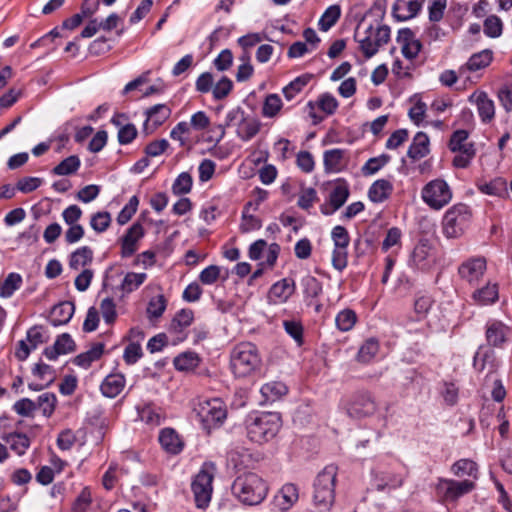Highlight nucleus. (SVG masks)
<instances>
[{
    "instance_id": "obj_44",
    "label": "nucleus",
    "mask_w": 512,
    "mask_h": 512,
    "mask_svg": "<svg viewBox=\"0 0 512 512\" xmlns=\"http://www.w3.org/2000/svg\"><path fill=\"white\" fill-rule=\"evenodd\" d=\"M492 61V51L490 50H483L481 52L473 54L466 66L468 70L470 71H477L482 68L487 67Z\"/></svg>"
},
{
    "instance_id": "obj_49",
    "label": "nucleus",
    "mask_w": 512,
    "mask_h": 512,
    "mask_svg": "<svg viewBox=\"0 0 512 512\" xmlns=\"http://www.w3.org/2000/svg\"><path fill=\"white\" fill-rule=\"evenodd\" d=\"M146 278V273L129 272L125 275L121 283V289L124 292L130 293L142 285Z\"/></svg>"
},
{
    "instance_id": "obj_11",
    "label": "nucleus",
    "mask_w": 512,
    "mask_h": 512,
    "mask_svg": "<svg viewBox=\"0 0 512 512\" xmlns=\"http://www.w3.org/2000/svg\"><path fill=\"white\" fill-rule=\"evenodd\" d=\"M146 120L144 131L146 134L153 133L171 115V109L166 104H156L145 111Z\"/></svg>"
},
{
    "instance_id": "obj_64",
    "label": "nucleus",
    "mask_w": 512,
    "mask_h": 512,
    "mask_svg": "<svg viewBox=\"0 0 512 512\" xmlns=\"http://www.w3.org/2000/svg\"><path fill=\"white\" fill-rule=\"evenodd\" d=\"M33 374L49 385L54 381V370L50 365L39 363L33 368Z\"/></svg>"
},
{
    "instance_id": "obj_37",
    "label": "nucleus",
    "mask_w": 512,
    "mask_h": 512,
    "mask_svg": "<svg viewBox=\"0 0 512 512\" xmlns=\"http://www.w3.org/2000/svg\"><path fill=\"white\" fill-rule=\"evenodd\" d=\"M451 470L458 477L467 475L477 478L478 466L473 460L460 459L452 465Z\"/></svg>"
},
{
    "instance_id": "obj_23",
    "label": "nucleus",
    "mask_w": 512,
    "mask_h": 512,
    "mask_svg": "<svg viewBox=\"0 0 512 512\" xmlns=\"http://www.w3.org/2000/svg\"><path fill=\"white\" fill-rule=\"evenodd\" d=\"M392 192V183L386 179H379L370 186L368 197L374 203H381L388 199Z\"/></svg>"
},
{
    "instance_id": "obj_48",
    "label": "nucleus",
    "mask_w": 512,
    "mask_h": 512,
    "mask_svg": "<svg viewBox=\"0 0 512 512\" xmlns=\"http://www.w3.org/2000/svg\"><path fill=\"white\" fill-rule=\"evenodd\" d=\"M356 320L357 316L353 310L344 309L337 314L335 322L339 330L349 331L354 327Z\"/></svg>"
},
{
    "instance_id": "obj_5",
    "label": "nucleus",
    "mask_w": 512,
    "mask_h": 512,
    "mask_svg": "<svg viewBox=\"0 0 512 512\" xmlns=\"http://www.w3.org/2000/svg\"><path fill=\"white\" fill-rule=\"evenodd\" d=\"M471 219V211L468 205L458 203L446 211L442 225L443 233L447 238L460 237Z\"/></svg>"
},
{
    "instance_id": "obj_7",
    "label": "nucleus",
    "mask_w": 512,
    "mask_h": 512,
    "mask_svg": "<svg viewBox=\"0 0 512 512\" xmlns=\"http://www.w3.org/2000/svg\"><path fill=\"white\" fill-rule=\"evenodd\" d=\"M423 201L432 209L440 210L452 199V191L443 179H434L422 189Z\"/></svg>"
},
{
    "instance_id": "obj_18",
    "label": "nucleus",
    "mask_w": 512,
    "mask_h": 512,
    "mask_svg": "<svg viewBox=\"0 0 512 512\" xmlns=\"http://www.w3.org/2000/svg\"><path fill=\"white\" fill-rule=\"evenodd\" d=\"M75 347L76 345L72 337L67 333H63L58 336L53 346L45 348L44 355L49 360H55L59 355L74 351Z\"/></svg>"
},
{
    "instance_id": "obj_50",
    "label": "nucleus",
    "mask_w": 512,
    "mask_h": 512,
    "mask_svg": "<svg viewBox=\"0 0 512 512\" xmlns=\"http://www.w3.org/2000/svg\"><path fill=\"white\" fill-rule=\"evenodd\" d=\"M193 180L189 173L183 172L178 175L172 185V192L175 195H184L191 191Z\"/></svg>"
},
{
    "instance_id": "obj_16",
    "label": "nucleus",
    "mask_w": 512,
    "mask_h": 512,
    "mask_svg": "<svg viewBox=\"0 0 512 512\" xmlns=\"http://www.w3.org/2000/svg\"><path fill=\"white\" fill-rule=\"evenodd\" d=\"M298 498L297 486L287 483L275 495L273 503L280 511H287L298 501Z\"/></svg>"
},
{
    "instance_id": "obj_56",
    "label": "nucleus",
    "mask_w": 512,
    "mask_h": 512,
    "mask_svg": "<svg viewBox=\"0 0 512 512\" xmlns=\"http://www.w3.org/2000/svg\"><path fill=\"white\" fill-rule=\"evenodd\" d=\"M166 309V299L163 295L153 297L147 307V314L149 318L160 317Z\"/></svg>"
},
{
    "instance_id": "obj_15",
    "label": "nucleus",
    "mask_w": 512,
    "mask_h": 512,
    "mask_svg": "<svg viewBox=\"0 0 512 512\" xmlns=\"http://www.w3.org/2000/svg\"><path fill=\"white\" fill-rule=\"evenodd\" d=\"M349 197V189L346 184H338L330 192L329 202L320 207L322 214L332 215L340 209Z\"/></svg>"
},
{
    "instance_id": "obj_29",
    "label": "nucleus",
    "mask_w": 512,
    "mask_h": 512,
    "mask_svg": "<svg viewBox=\"0 0 512 512\" xmlns=\"http://www.w3.org/2000/svg\"><path fill=\"white\" fill-rule=\"evenodd\" d=\"M261 123L252 117H245L238 123L237 136L243 141H249L260 131Z\"/></svg>"
},
{
    "instance_id": "obj_31",
    "label": "nucleus",
    "mask_w": 512,
    "mask_h": 512,
    "mask_svg": "<svg viewBox=\"0 0 512 512\" xmlns=\"http://www.w3.org/2000/svg\"><path fill=\"white\" fill-rule=\"evenodd\" d=\"M447 487L445 495L447 498L457 499L460 496L469 493L475 487L474 482L469 480L464 481H455V480H447L445 481Z\"/></svg>"
},
{
    "instance_id": "obj_43",
    "label": "nucleus",
    "mask_w": 512,
    "mask_h": 512,
    "mask_svg": "<svg viewBox=\"0 0 512 512\" xmlns=\"http://www.w3.org/2000/svg\"><path fill=\"white\" fill-rule=\"evenodd\" d=\"M22 277L18 273H10L5 278L4 282L0 285V296L2 298H9L13 293L20 288Z\"/></svg>"
},
{
    "instance_id": "obj_21",
    "label": "nucleus",
    "mask_w": 512,
    "mask_h": 512,
    "mask_svg": "<svg viewBox=\"0 0 512 512\" xmlns=\"http://www.w3.org/2000/svg\"><path fill=\"white\" fill-rule=\"evenodd\" d=\"M125 387V377L119 373L109 374L103 380L100 389L104 396L114 398L118 396Z\"/></svg>"
},
{
    "instance_id": "obj_53",
    "label": "nucleus",
    "mask_w": 512,
    "mask_h": 512,
    "mask_svg": "<svg viewBox=\"0 0 512 512\" xmlns=\"http://www.w3.org/2000/svg\"><path fill=\"white\" fill-rule=\"evenodd\" d=\"M468 132L466 130L455 131L449 141V148L453 152L463 151L467 146H474L467 142Z\"/></svg>"
},
{
    "instance_id": "obj_4",
    "label": "nucleus",
    "mask_w": 512,
    "mask_h": 512,
    "mask_svg": "<svg viewBox=\"0 0 512 512\" xmlns=\"http://www.w3.org/2000/svg\"><path fill=\"white\" fill-rule=\"evenodd\" d=\"M280 429V417L276 413H262L247 426V436L252 442L262 444L273 439Z\"/></svg>"
},
{
    "instance_id": "obj_45",
    "label": "nucleus",
    "mask_w": 512,
    "mask_h": 512,
    "mask_svg": "<svg viewBox=\"0 0 512 512\" xmlns=\"http://www.w3.org/2000/svg\"><path fill=\"white\" fill-rule=\"evenodd\" d=\"M261 393L266 398V400L274 401L275 399L287 393V387L282 382L272 381L264 384L261 387Z\"/></svg>"
},
{
    "instance_id": "obj_38",
    "label": "nucleus",
    "mask_w": 512,
    "mask_h": 512,
    "mask_svg": "<svg viewBox=\"0 0 512 512\" xmlns=\"http://www.w3.org/2000/svg\"><path fill=\"white\" fill-rule=\"evenodd\" d=\"M4 440L18 455H23L30 446V439L22 433H10Z\"/></svg>"
},
{
    "instance_id": "obj_12",
    "label": "nucleus",
    "mask_w": 512,
    "mask_h": 512,
    "mask_svg": "<svg viewBox=\"0 0 512 512\" xmlns=\"http://www.w3.org/2000/svg\"><path fill=\"white\" fill-rule=\"evenodd\" d=\"M397 42L401 46L402 54L407 59H414L421 51L422 44L416 38L415 33L409 28H403L398 31Z\"/></svg>"
},
{
    "instance_id": "obj_63",
    "label": "nucleus",
    "mask_w": 512,
    "mask_h": 512,
    "mask_svg": "<svg viewBox=\"0 0 512 512\" xmlns=\"http://www.w3.org/2000/svg\"><path fill=\"white\" fill-rule=\"evenodd\" d=\"M15 412L24 417H29L32 415V413L37 409L36 402L28 399L23 398L19 401H17L13 406Z\"/></svg>"
},
{
    "instance_id": "obj_47",
    "label": "nucleus",
    "mask_w": 512,
    "mask_h": 512,
    "mask_svg": "<svg viewBox=\"0 0 512 512\" xmlns=\"http://www.w3.org/2000/svg\"><path fill=\"white\" fill-rule=\"evenodd\" d=\"M378 350V341L374 338H370L360 347L357 354V360L361 363H368L374 358Z\"/></svg>"
},
{
    "instance_id": "obj_24",
    "label": "nucleus",
    "mask_w": 512,
    "mask_h": 512,
    "mask_svg": "<svg viewBox=\"0 0 512 512\" xmlns=\"http://www.w3.org/2000/svg\"><path fill=\"white\" fill-rule=\"evenodd\" d=\"M75 311V306L70 301L55 305L51 311V323L53 326L64 325L70 321Z\"/></svg>"
},
{
    "instance_id": "obj_36",
    "label": "nucleus",
    "mask_w": 512,
    "mask_h": 512,
    "mask_svg": "<svg viewBox=\"0 0 512 512\" xmlns=\"http://www.w3.org/2000/svg\"><path fill=\"white\" fill-rule=\"evenodd\" d=\"M312 79L311 74H303L283 88V94L287 100H292Z\"/></svg>"
},
{
    "instance_id": "obj_41",
    "label": "nucleus",
    "mask_w": 512,
    "mask_h": 512,
    "mask_svg": "<svg viewBox=\"0 0 512 512\" xmlns=\"http://www.w3.org/2000/svg\"><path fill=\"white\" fill-rule=\"evenodd\" d=\"M283 106L282 100L278 94H269L265 97L262 115L266 118L275 117Z\"/></svg>"
},
{
    "instance_id": "obj_52",
    "label": "nucleus",
    "mask_w": 512,
    "mask_h": 512,
    "mask_svg": "<svg viewBox=\"0 0 512 512\" xmlns=\"http://www.w3.org/2000/svg\"><path fill=\"white\" fill-rule=\"evenodd\" d=\"M389 161L390 156L387 154H382L378 157L370 158L362 167V173L364 175H373L377 173L382 167H384Z\"/></svg>"
},
{
    "instance_id": "obj_27",
    "label": "nucleus",
    "mask_w": 512,
    "mask_h": 512,
    "mask_svg": "<svg viewBox=\"0 0 512 512\" xmlns=\"http://www.w3.org/2000/svg\"><path fill=\"white\" fill-rule=\"evenodd\" d=\"M104 353V344L103 343H95L88 351L83 352L77 355L73 363L87 369L91 366L94 361H97L101 358Z\"/></svg>"
},
{
    "instance_id": "obj_9",
    "label": "nucleus",
    "mask_w": 512,
    "mask_h": 512,
    "mask_svg": "<svg viewBox=\"0 0 512 512\" xmlns=\"http://www.w3.org/2000/svg\"><path fill=\"white\" fill-rule=\"evenodd\" d=\"M345 409L349 417L362 419L372 416L377 410V404L369 392L360 391L348 399Z\"/></svg>"
},
{
    "instance_id": "obj_57",
    "label": "nucleus",
    "mask_w": 512,
    "mask_h": 512,
    "mask_svg": "<svg viewBox=\"0 0 512 512\" xmlns=\"http://www.w3.org/2000/svg\"><path fill=\"white\" fill-rule=\"evenodd\" d=\"M244 118V111L241 108L238 107L230 110L225 117L224 124L219 125V128L221 130L220 139L223 138L226 127H230L232 125L238 126V123L242 121V119Z\"/></svg>"
},
{
    "instance_id": "obj_51",
    "label": "nucleus",
    "mask_w": 512,
    "mask_h": 512,
    "mask_svg": "<svg viewBox=\"0 0 512 512\" xmlns=\"http://www.w3.org/2000/svg\"><path fill=\"white\" fill-rule=\"evenodd\" d=\"M56 402L57 398L55 394L46 392L38 397L36 405L37 408L42 410L44 416L50 417L55 410Z\"/></svg>"
},
{
    "instance_id": "obj_46",
    "label": "nucleus",
    "mask_w": 512,
    "mask_h": 512,
    "mask_svg": "<svg viewBox=\"0 0 512 512\" xmlns=\"http://www.w3.org/2000/svg\"><path fill=\"white\" fill-rule=\"evenodd\" d=\"M199 358L194 352H186L178 355L174 359V366L179 371H188L197 367Z\"/></svg>"
},
{
    "instance_id": "obj_25",
    "label": "nucleus",
    "mask_w": 512,
    "mask_h": 512,
    "mask_svg": "<svg viewBox=\"0 0 512 512\" xmlns=\"http://www.w3.org/2000/svg\"><path fill=\"white\" fill-rule=\"evenodd\" d=\"M159 442L163 449L171 454H178L183 448L178 434L171 428H165L160 432Z\"/></svg>"
},
{
    "instance_id": "obj_34",
    "label": "nucleus",
    "mask_w": 512,
    "mask_h": 512,
    "mask_svg": "<svg viewBox=\"0 0 512 512\" xmlns=\"http://www.w3.org/2000/svg\"><path fill=\"white\" fill-rule=\"evenodd\" d=\"M479 190L487 195L498 196L502 198L509 196L507 182L501 177L495 178L489 183L480 185Z\"/></svg>"
},
{
    "instance_id": "obj_30",
    "label": "nucleus",
    "mask_w": 512,
    "mask_h": 512,
    "mask_svg": "<svg viewBox=\"0 0 512 512\" xmlns=\"http://www.w3.org/2000/svg\"><path fill=\"white\" fill-rule=\"evenodd\" d=\"M474 96L476 97V104L482 121L490 122L495 115V107L493 101L488 98L485 92L473 94L472 97Z\"/></svg>"
},
{
    "instance_id": "obj_28",
    "label": "nucleus",
    "mask_w": 512,
    "mask_h": 512,
    "mask_svg": "<svg viewBox=\"0 0 512 512\" xmlns=\"http://www.w3.org/2000/svg\"><path fill=\"white\" fill-rule=\"evenodd\" d=\"M373 33H374L373 25H369L367 27V29L365 31V35L362 38H358V36H359L358 31L355 32V39L358 41L360 50L362 51V53L364 54V56L366 58H371L379 50V47L374 40Z\"/></svg>"
},
{
    "instance_id": "obj_61",
    "label": "nucleus",
    "mask_w": 512,
    "mask_h": 512,
    "mask_svg": "<svg viewBox=\"0 0 512 512\" xmlns=\"http://www.w3.org/2000/svg\"><path fill=\"white\" fill-rule=\"evenodd\" d=\"M285 331L297 342L298 345L303 343V327L300 322L294 320H286L283 322Z\"/></svg>"
},
{
    "instance_id": "obj_32",
    "label": "nucleus",
    "mask_w": 512,
    "mask_h": 512,
    "mask_svg": "<svg viewBox=\"0 0 512 512\" xmlns=\"http://www.w3.org/2000/svg\"><path fill=\"white\" fill-rule=\"evenodd\" d=\"M93 260V251L88 246H83L74 251L69 260L71 269L78 270L91 263Z\"/></svg>"
},
{
    "instance_id": "obj_3",
    "label": "nucleus",
    "mask_w": 512,
    "mask_h": 512,
    "mask_svg": "<svg viewBox=\"0 0 512 512\" xmlns=\"http://www.w3.org/2000/svg\"><path fill=\"white\" fill-rule=\"evenodd\" d=\"M230 365L236 377H247L260 370L262 360L256 345L251 342L236 345L230 355Z\"/></svg>"
},
{
    "instance_id": "obj_40",
    "label": "nucleus",
    "mask_w": 512,
    "mask_h": 512,
    "mask_svg": "<svg viewBox=\"0 0 512 512\" xmlns=\"http://www.w3.org/2000/svg\"><path fill=\"white\" fill-rule=\"evenodd\" d=\"M194 319V313L191 309L180 310L172 319L170 330L173 332H181L184 328L191 325Z\"/></svg>"
},
{
    "instance_id": "obj_39",
    "label": "nucleus",
    "mask_w": 512,
    "mask_h": 512,
    "mask_svg": "<svg viewBox=\"0 0 512 512\" xmlns=\"http://www.w3.org/2000/svg\"><path fill=\"white\" fill-rule=\"evenodd\" d=\"M81 165L80 159L76 155H71L64 160H62L57 166H55L52 170L53 174L64 176L71 175L75 173Z\"/></svg>"
},
{
    "instance_id": "obj_58",
    "label": "nucleus",
    "mask_w": 512,
    "mask_h": 512,
    "mask_svg": "<svg viewBox=\"0 0 512 512\" xmlns=\"http://www.w3.org/2000/svg\"><path fill=\"white\" fill-rule=\"evenodd\" d=\"M233 88L232 81L227 77H222L216 85L213 87L212 93L216 100H222L226 98Z\"/></svg>"
},
{
    "instance_id": "obj_62",
    "label": "nucleus",
    "mask_w": 512,
    "mask_h": 512,
    "mask_svg": "<svg viewBox=\"0 0 512 512\" xmlns=\"http://www.w3.org/2000/svg\"><path fill=\"white\" fill-rule=\"evenodd\" d=\"M335 247L347 248L350 242L348 231L343 226H335L331 233Z\"/></svg>"
},
{
    "instance_id": "obj_17",
    "label": "nucleus",
    "mask_w": 512,
    "mask_h": 512,
    "mask_svg": "<svg viewBox=\"0 0 512 512\" xmlns=\"http://www.w3.org/2000/svg\"><path fill=\"white\" fill-rule=\"evenodd\" d=\"M302 286L307 305L315 306V310L319 312L322 305L316 299L322 293V284L315 277L307 275L302 279Z\"/></svg>"
},
{
    "instance_id": "obj_2",
    "label": "nucleus",
    "mask_w": 512,
    "mask_h": 512,
    "mask_svg": "<svg viewBox=\"0 0 512 512\" xmlns=\"http://www.w3.org/2000/svg\"><path fill=\"white\" fill-rule=\"evenodd\" d=\"M232 493L245 505H258L267 496L268 485L256 473L248 472L239 475L232 484Z\"/></svg>"
},
{
    "instance_id": "obj_22",
    "label": "nucleus",
    "mask_w": 512,
    "mask_h": 512,
    "mask_svg": "<svg viewBox=\"0 0 512 512\" xmlns=\"http://www.w3.org/2000/svg\"><path fill=\"white\" fill-rule=\"evenodd\" d=\"M323 162L326 172H340L345 166V151L338 148L326 150Z\"/></svg>"
},
{
    "instance_id": "obj_33",
    "label": "nucleus",
    "mask_w": 512,
    "mask_h": 512,
    "mask_svg": "<svg viewBox=\"0 0 512 512\" xmlns=\"http://www.w3.org/2000/svg\"><path fill=\"white\" fill-rule=\"evenodd\" d=\"M294 288L288 279H283L275 283L270 291L269 296L274 302H285L293 293Z\"/></svg>"
},
{
    "instance_id": "obj_55",
    "label": "nucleus",
    "mask_w": 512,
    "mask_h": 512,
    "mask_svg": "<svg viewBox=\"0 0 512 512\" xmlns=\"http://www.w3.org/2000/svg\"><path fill=\"white\" fill-rule=\"evenodd\" d=\"M111 224V215L109 212H97L91 217L90 225L97 233L107 230Z\"/></svg>"
},
{
    "instance_id": "obj_6",
    "label": "nucleus",
    "mask_w": 512,
    "mask_h": 512,
    "mask_svg": "<svg viewBox=\"0 0 512 512\" xmlns=\"http://www.w3.org/2000/svg\"><path fill=\"white\" fill-rule=\"evenodd\" d=\"M214 470L215 468L212 464H204L191 484L195 503L198 508L204 509L210 503L213 491L212 482L214 479Z\"/></svg>"
},
{
    "instance_id": "obj_19",
    "label": "nucleus",
    "mask_w": 512,
    "mask_h": 512,
    "mask_svg": "<svg viewBox=\"0 0 512 512\" xmlns=\"http://www.w3.org/2000/svg\"><path fill=\"white\" fill-rule=\"evenodd\" d=\"M423 0H397L393 5V15L400 21L414 17L421 9Z\"/></svg>"
},
{
    "instance_id": "obj_60",
    "label": "nucleus",
    "mask_w": 512,
    "mask_h": 512,
    "mask_svg": "<svg viewBox=\"0 0 512 512\" xmlns=\"http://www.w3.org/2000/svg\"><path fill=\"white\" fill-rule=\"evenodd\" d=\"M100 310L103 319L107 324H112L115 321L117 313L115 309V303L112 298L107 297L103 299L100 305Z\"/></svg>"
},
{
    "instance_id": "obj_13",
    "label": "nucleus",
    "mask_w": 512,
    "mask_h": 512,
    "mask_svg": "<svg viewBox=\"0 0 512 512\" xmlns=\"http://www.w3.org/2000/svg\"><path fill=\"white\" fill-rule=\"evenodd\" d=\"M432 262V246L428 240H420L411 253L410 263L418 269L427 270Z\"/></svg>"
},
{
    "instance_id": "obj_54",
    "label": "nucleus",
    "mask_w": 512,
    "mask_h": 512,
    "mask_svg": "<svg viewBox=\"0 0 512 512\" xmlns=\"http://www.w3.org/2000/svg\"><path fill=\"white\" fill-rule=\"evenodd\" d=\"M139 205V199L137 196H132L129 202L122 208L117 216V222L120 225H124L130 221L132 216L136 213Z\"/></svg>"
},
{
    "instance_id": "obj_14",
    "label": "nucleus",
    "mask_w": 512,
    "mask_h": 512,
    "mask_svg": "<svg viewBox=\"0 0 512 512\" xmlns=\"http://www.w3.org/2000/svg\"><path fill=\"white\" fill-rule=\"evenodd\" d=\"M144 236L143 226L136 222L126 232L121 240V255L124 258L132 256L137 251V243Z\"/></svg>"
},
{
    "instance_id": "obj_59",
    "label": "nucleus",
    "mask_w": 512,
    "mask_h": 512,
    "mask_svg": "<svg viewBox=\"0 0 512 512\" xmlns=\"http://www.w3.org/2000/svg\"><path fill=\"white\" fill-rule=\"evenodd\" d=\"M484 32L490 37H498L502 33V21L495 15L489 16L484 21Z\"/></svg>"
},
{
    "instance_id": "obj_8",
    "label": "nucleus",
    "mask_w": 512,
    "mask_h": 512,
    "mask_svg": "<svg viewBox=\"0 0 512 512\" xmlns=\"http://www.w3.org/2000/svg\"><path fill=\"white\" fill-rule=\"evenodd\" d=\"M196 417L204 429L210 431L220 425L226 418V409L219 399L203 401L195 408Z\"/></svg>"
},
{
    "instance_id": "obj_20",
    "label": "nucleus",
    "mask_w": 512,
    "mask_h": 512,
    "mask_svg": "<svg viewBox=\"0 0 512 512\" xmlns=\"http://www.w3.org/2000/svg\"><path fill=\"white\" fill-rule=\"evenodd\" d=\"M510 334V329L499 321L492 322L486 329L487 342L494 347L502 346L508 341Z\"/></svg>"
},
{
    "instance_id": "obj_35",
    "label": "nucleus",
    "mask_w": 512,
    "mask_h": 512,
    "mask_svg": "<svg viewBox=\"0 0 512 512\" xmlns=\"http://www.w3.org/2000/svg\"><path fill=\"white\" fill-rule=\"evenodd\" d=\"M473 299L480 305L494 303L498 299V287L488 283L486 286L474 291Z\"/></svg>"
},
{
    "instance_id": "obj_1",
    "label": "nucleus",
    "mask_w": 512,
    "mask_h": 512,
    "mask_svg": "<svg viewBox=\"0 0 512 512\" xmlns=\"http://www.w3.org/2000/svg\"><path fill=\"white\" fill-rule=\"evenodd\" d=\"M338 467L334 464L325 466L313 483V506L318 512H329L335 503V487Z\"/></svg>"
},
{
    "instance_id": "obj_42",
    "label": "nucleus",
    "mask_w": 512,
    "mask_h": 512,
    "mask_svg": "<svg viewBox=\"0 0 512 512\" xmlns=\"http://www.w3.org/2000/svg\"><path fill=\"white\" fill-rule=\"evenodd\" d=\"M341 9L338 5L329 6L321 16L318 25L322 31H328L340 18Z\"/></svg>"
},
{
    "instance_id": "obj_26",
    "label": "nucleus",
    "mask_w": 512,
    "mask_h": 512,
    "mask_svg": "<svg viewBox=\"0 0 512 512\" xmlns=\"http://www.w3.org/2000/svg\"><path fill=\"white\" fill-rule=\"evenodd\" d=\"M429 153V138L424 132H418L410 145L407 156L416 161Z\"/></svg>"
},
{
    "instance_id": "obj_10",
    "label": "nucleus",
    "mask_w": 512,
    "mask_h": 512,
    "mask_svg": "<svg viewBox=\"0 0 512 512\" xmlns=\"http://www.w3.org/2000/svg\"><path fill=\"white\" fill-rule=\"evenodd\" d=\"M487 269L486 259L482 256L472 257L464 261L458 268L461 279L469 284L477 283Z\"/></svg>"
}]
</instances>
